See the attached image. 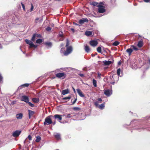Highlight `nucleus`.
<instances>
[{
  "mask_svg": "<svg viewBox=\"0 0 150 150\" xmlns=\"http://www.w3.org/2000/svg\"><path fill=\"white\" fill-rule=\"evenodd\" d=\"M69 93V91L68 89L63 90L62 91V94L63 95H65Z\"/></svg>",
  "mask_w": 150,
  "mask_h": 150,
  "instance_id": "dca6fc26",
  "label": "nucleus"
},
{
  "mask_svg": "<svg viewBox=\"0 0 150 150\" xmlns=\"http://www.w3.org/2000/svg\"><path fill=\"white\" fill-rule=\"evenodd\" d=\"M105 103H103L99 106V108L101 109H103L105 107Z\"/></svg>",
  "mask_w": 150,
  "mask_h": 150,
  "instance_id": "bb28decb",
  "label": "nucleus"
},
{
  "mask_svg": "<svg viewBox=\"0 0 150 150\" xmlns=\"http://www.w3.org/2000/svg\"><path fill=\"white\" fill-rule=\"evenodd\" d=\"M59 35V37H62V38H63L64 37L63 35L62 34V33L61 34H60Z\"/></svg>",
  "mask_w": 150,
  "mask_h": 150,
  "instance_id": "603ef678",
  "label": "nucleus"
},
{
  "mask_svg": "<svg viewBox=\"0 0 150 150\" xmlns=\"http://www.w3.org/2000/svg\"><path fill=\"white\" fill-rule=\"evenodd\" d=\"M56 150H59L58 149H56Z\"/></svg>",
  "mask_w": 150,
  "mask_h": 150,
  "instance_id": "338daca9",
  "label": "nucleus"
},
{
  "mask_svg": "<svg viewBox=\"0 0 150 150\" xmlns=\"http://www.w3.org/2000/svg\"><path fill=\"white\" fill-rule=\"evenodd\" d=\"M97 7H99L98 11L99 13H103L105 11V10L104 8V7L103 6L100 5H97Z\"/></svg>",
  "mask_w": 150,
  "mask_h": 150,
  "instance_id": "20e7f679",
  "label": "nucleus"
},
{
  "mask_svg": "<svg viewBox=\"0 0 150 150\" xmlns=\"http://www.w3.org/2000/svg\"><path fill=\"white\" fill-rule=\"evenodd\" d=\"M55 138L57 139H60V135L59 133H57L55 135H54Z\"/></svg>",
  "mask_w": 150,
  "mask_h": 150,
  "instance_id": "b1692460",
  "label": "nucleus"
},
{
  "mask_svg": "<svg viewBox=\"0 0 150 150\" xmlns=\"http://www.w3.org/2000/svg\"><path fill=\"white\" fill-rule=\"evenodd\" d=\"M119 44V42H118L115 41L112 44V45L115 46H117Z\"/></svg>",
  "mask_w": 150,
  "mask_h": 150,
  "instance_id": "2f4dec72",
  "label": "nucleus"
},
{
  "mask_svg": "<svg viewBox=\"0 0 150 150\" xmlns=\"http://www.w3.org/2000/svg\"><path fill=\"white\" fill-rule=\"evenodd\" d=\"M98 2L94 1H92L91 4V5L93 6H96L97 5H98Z\"/></svg>",
  "mask_w": 150,
  "mask_h": 150,
  "instance_id": "7c9ffc66",
  "label": "nucleus"
},
{
  "mask_svg": "<svg viewBox=\"0 0 150 150\" xmlns=\"http://www.w3.org/2000/svg\"><path fill=\"white\" fill-rule=\"evenodd\" d=\"M84 49L86 52L87 53L89 52L90 51V49L89 47L87 45L85 46Z\"/></svg>",
  "mask_w": 150,
  "mask_h": 150,
  "instance_id": "4be33fe9",
  "label": "nucleus"
},
{
  "mask_svg": "<svg viewBox=\"0 0 150 150\" xmlns=\"http://www.w3.org/2000/svg\"><path fill=\"white\" fill-rule=\"evenodd\" d=\"M41 139V137L38 136L36 137V139L35 140V141L37 142H38L40 141Z\"/></svg>",
  "mask_w": 150,
  "mask_h": 150,
  "instance_id": "c85d7f7f",
  "label": "nucleus"
},
{
  "mask_svg": "<svg viewBox=\"0 0 150 150\" xmlns=\"http://www.w3.org/2000/svg\"><path fill=\"white\" fill-rule=\"evenodd\" d=\"M62 115H60L58 114H56L54 116V117L55 119H58L60 122L62 119Z\"/></svg>",
  "mask_w": 150,
  "mask_h": 150,
  "instance_id": "4468645a",
  "label": "nucleus"
},
{
  "mask_svg": "<svg viewBox=\"0 0 150 150\" xmlns=\"http://www.w3.org/2000/svg\"><path fill=\"white\" fill-rule=\"evenodd\" d=\"M76 91L79 95L81 97H84L85 96L83 94V93L82 92L80 89H76Z\"/></svg>",
  "mask_w": 150,
  "mask_h": 150,
  "instance_id": "2eb2a0df",
  "label": "nucleus"
},
{
  "mask_svg": "<svg viewBox=\"0 0 150 150\" xmlns=\"http://www.w3.org/2000/svg\"><path fill=\"white\" fill-rule=\"evenodd\" d=\"M72 116L70 114H69L67 115V116L66 117L67 118H70Z\"/></svg>",
  "mask_w": 150,
  "mask_h": 150,
  "instance_id": "a19ab883",
  "label": "nucleus"
},
{
  "mask_svg": "<svg viewBox=\"0 0 150 150\" xmlns=\"http://www.w3.org/2000/svg\"><path fill=\"white\" fill-rule=\"evenodd\" d=\"M21 130H16L13 133L12 136L15 137H17L21 134Z\"/></svg>",
  "mask_w": 150,
  "mask_h": 150,
  "instance_id": "39448f33",
  "label": "nucleus"
},
{
  "mask_svg": "<svg viewBox=\"0 0 150 150\" xmlns=\"http://www.w3.org/2000/svg\"><path fill=\"white\" fill-rule=\"evenodd\" d=\"M67 49L64 52V54L65 56H67L72 51V48L71 46H70L66 47Z\"/></svg>",
  "mask_w": 150,
  "mask_h": 150,
  "instance_id": "f03ea898",
  "label": "nucleus"
},
{
  "mask_svg": "<svg viewBox=\"0 0 150 150\" xmlns=\"http://www.w3.org/2000/svg\"><path fill=\"white\" fill-rule=\"evenodd\" d=\"M79 75L81 77H83L84 76V75L83 74H79Z\"/></svg>",
  "mask_w": 150,
  "mask_h": 150,
  "instance_id": "4d7b16f0",
  "label": "nucleus"
},
{
  "mask_svg": "<svg viewBox=\"0 0 150 150\" xmlns=\"http://www.w3.org/2000/svg\"><path fill=\"white\" fill-rule=\"evenodd\" d=\"M69 41L68 39H67L66 44L65 47H69Z\"/></svg>",
  "mask_w": 150,
  "mask_h": 150,
  "instance_id": "c9c22d12",
  "label": "nucleus"
},
{
  "mask_svg": "<svg viewBox=\"0 0 150 150\" xmlns=\"http://www.w3.org/2000/svg\"><path fill=\"white\" fill-rule=\"evenodd\" d=\"M88 20L86 18H83L82 19H80L79 21V23L81 24L82 25L85 23H88Z\"/></svg>",
  "mask_w": 150,
  "mask_h": 150,
  "instance_id": "0eeeda50",
  "label": "nucleus"
},
{
  "mask_svg": "<svg viewBox=\"0 0 150 150\" xmlns=\"http://www.w3.org/2000/svg\"><path fill=\"white\" fill-rule=\"evenodd\" d=\"M39 20V18H37L35 20V23H38V21Z\"/></svg>",
  "mask_w": 150,
  "mask_h": 150,
  "instance_id": "a18cd8bd",
  "label": "nucleus"
},
{
  "mask_svg": "<svg viewBox=\"0 0 150 150\" xmlns=\"http://www.w3.org/2000/svg\"><path fill=\"white\" fill-rule=\"evenodd\" d=\"M23 117V114L22 113H20L16 115V117L18 119H21Z\"/></svg>",
  "mask_w": 150,
  "mask_h": 150,
  "instance_id": "a211bd4d",
  "label": "nucleus"
},
{
  "mask_svg": "<svg viewBox=\"0 0 150 150\" xmlns=\"http://www.w3.org/2000/svg\"><path fill=\"white\" fill-rule=\"evenodd\" d=\"M33 8H34L33 6V4H31V8L30 9V11H33Z\"/></svg>",
  "mask_w": 150,
  "mask_h": 150,
  "instance_id": "37998d69",
  "label": "nucleus"
},
{
  "mask_svg": "<svg viewBox=\"0 0 150 150\" xmlns=\"http://www.w3.org/2000/svg\"><path fill=\"white\" fill-rule=\"evenodd\" d=\"M62 49H63V48L61 49V51H62Z\"/></svg>",
  "mask_w": 150,
  "mask_h": 150,
  "instance_id": "774afa93",
  "label": "nucleus"
},
{
  "mask_svg": "<svg viewBox=\"0 0 150 150\" xmlns=\"http://www.w3.org/2000/svg\"><path fill=\"white\" fill-rule=\"evenodd\" d=\"M73 91H74V92H75H75H76V91H75V89H74L73 87Z\"/></svg>",
  "mask_w": 150,
  "mask_h": 150,
  "instance_id": "bf43d9fd",
  "label": "nucleus"
},
{
  "mask_svg": "<svg viewBox=\"0 0 150 150\" xmlns=\"http://www.w3.org/2000/svg\"><path fill=\"white\" fill-rule=\"evenodd\" d=\"M45 45L50 47L52 46V43L51 42H46L45 43Z\"/></svg>",
  "mask_w": 150,
  "mask_h": 150,
  "instance_id": "a878e982",
  "label": "nucleus"
},
{
  "mask_svg": "<svg viewBox=\"0 0 150 150\" xmlns=\"http://www.w3.org/2000/svg\"><path fill=\"white\" fill-rule=\"evenodd\" d=\"M3 77L1 76V75L0 74V83L2 81Z\"/></svg>",
  "mask_w": 150,
  "mask_h": 150,
  "instance_id": "79ce46f5",
  "label": "nucleus"
},
{
  "mask_svg": "<svg viewBox=\"0 0 150 150\" xmlns=\"http://www.w3.org/2000/svg\"><path fill=\"white\" fill-rule=\"evenodd\" d=\"M52 117H53V116L52 115L47 117L45 119V122L44 123V125L51 124L52 123V122L51 118Z\"/></svg>",
  "mask_w": 150,
  "mask_h": 150,
  "instance_id": "f257e3e1",
  "label": "nucleus"
},
{
  "mask_svg": "<svg viewBox=\"0 0 150 150\" xmlns=\"http://www.w3.org/2000/svg\"><path fill=\"white\" fill-rule=\"evenodd\" d=\"M34 47V48H36L37 47V45H35L33 43L31 46V47Z\"/></svg>",
  "mask_w": 150,
  "mask_h": 150,
  "instance_id": "3c124183",
  "label": "nucleus"
},
{
  "mask_svg": "<svg viewBox=\"0 0 150 150\" xmlns=\"http://www.w3.org/2000/svg\"><path fill=\"white\" fill-rule=\"evenodd\" d=\"M77 100V98H76L72 102V100H71V102L72 103V104L73 105L75 103Z\"/></svg>",
  "mask_w": 150,
  "mask_h": 150,
  "instance_id": "58836bf2",
  "label": "nucleus"
},
{
  "mask_svg": "<svg viewBox=\"0 0 150 150\" xmlns=\"http://www.w3.org/2000/svg\"><path fill=\"white\" fill-rule=\"evenodd\" d=\"M144 2H149L150 1V0H144Z\"/></svg>",
  "mask_w": 150,
  "mask_h": 150,
  "instance_id": "6e6d98bb",
  "label": "nucleus"
},
{
  "mask_svg": "<svg viewBox=\"0 0 150 150\" xmlns=\"http://www.w3.org/2000/svg\"><path fill=\"white\" fill-rule=\"evenodd\" d=\"M143 41L142 40H141L138 42L137 45L138 47L141 48L143 46Z\"/></svg>",
  "mask_w": 150,
  "mask_h": 150,
  "instance_id": "9d476101",
  "label": "nucleus"
},
{
  "mask_svg": "<svg viewBox=\"0 0 150 150\" xmlns=\"http://www.w3.org/2000/svg\"><path fill=\"white\" fill-rule=\"evenodd\" d=\"M40 34H34L33 35L32 38L31 39V40L33 42H34L35 40V38L36 37L39 38L40 37Z\"/></svg>",
  "mask_w": 150,
  "mask_h": 150,
  "instance_id": "f8f14e48",
  "label": "nucleus"
},
{
  "mask_svg": "<svg viewBox=\"0 0 150 150\" xmlns=\"http://www.w3.org/2000/svg\"><path fill=\"white\" fill-rule=\"evenodd\" d=\"M73 24L74 25H79V26H80V25H79L77 23H75V22H74L73 23Z\"/></svg>",
  "mask_w": 150,
  "mask_h": 150,
  "instance_id": "864d4df0",
  "label": "nucleus"
},
{
  "mask_svg": "<svg viewBox=\"0 0 150 150\" xmlns=\"http://www.w3.org/2000/svg\"><path fill=\"white\" fill-rule=\"evenodd\" d=\"M92 32L89 31H87L85 32V35L88 36H90L92 35Z\"/></svg>",
  "mask_w": 150,
  "mask_h": 150,
  "instance_id": "5701e85b",
  "label": "nucleus"
},
{
  "mask_svg": "<svg viewBox=\"0 0 150 150\" xmlns=\"http://www.w3.org/2000/svg\"><path fill=\"white\" fill-rule=\"evenodd\" d=\"M95 105L96 106H98V102L97 101L95 103Z\"/></svg>",
  "mask_w": 150,
  "mask_h": 150,
  "instance_id": "8fccbe9b",
  "label": "nucleus"
},
{
  "mask_svg": "<svg viewBox=\"0 0 150 150\" xmlns=\"http://www.w3.org/2000/svg\"><path fill=\"white\" fill-rule=\"evenodd\" d=\"M42 19H41L40 20H39V22L40 23L42 22Z\"/></svg>",
  "mask_w": 150,
  "mask_h": 150,
  "instance_id": "13d9d810",
  "label": "nucleus"
},
{
  "mask_svg": "<svg viewBox=\"0 0 150 150\" xmlns=\"http://www.w3.org/2000/svg\"><path fill=\"white\" fill-rule=\"evenodd\" d=\"M29 118L30 119L31 117L35 114V112L30 110H28Z\"/></svg>",
  "mask_w": 150,
  "mask_h": 150,
  "instance_id": "9b49d317",
  "label": "nucleus"
},
{
  "mask_svg": "<svg viewBox=\"0 0 150 150\" xmlns=\"http://www.w3.org/2000/svg\"><path fill=\"white\" fill-rule=\"evenodd\" d=\"M25 42L27 44L30 45V47H31V46L33 43L31 40L28 39H26L25 40Z\"/></svg>",
  "mask_w": 150,
  "mask_h": 150,
  "instance_id": "f3484780",
  "label": "nucleus"
},
{
  "mask_svg": "<svg viewBox=\"0 0 150 150\" xmlns=\"http://www.w3.org/2000/svg\"><path fill=\"white\" fill-rule=\"evenodd\" d=\"M97 100L100 102V103H101L102 102V99L100 98H99L97 99Z\"/></svg>",
  "mask_w": 150,
  "mask_h": 150,
  "instance_id": "de8ad7c7",
  "label": "nucleus"
},
{
  "mask_svg": "<svg viewBox=\"0 0 150 150\" xmlns=\"http://www.w3.org/2000/svg\"><path fill=\"white\" fill-rule=\"evenodd\" d=\"M131 47L133 50H134L135 51H137L139 50V49L134 45H132L131 46Z\"/></svg>",
  "mask_w": 150,
  "mask_h": 150,
  "instance_id": "412c9836",
  "label": "nucleus"
},
{
  "mask_svg": "<svg viewBox=\"0 0 150 150\" xmlns=\"http://www.w3.org/2000/svg\"><path fill=\"white\" fill-rule=\"evenodd\" d=\"M42 42V40L40 39H39L36 41V43L38 44H40Z\"/></svg>",
  "mask_w": 150,
  "mask_h": 150,
  "instance_id": "cd10ccee",
  "label": "nucleus"
},
{
  "mask_svg": "<svg viewBox=\"0 0 150 150\" xmlns=\"http://www.w3.org/2000/svg\"><path fill=\"white\" fill-rule=\"evenodd\" d=\"M28 139H29V140H31L32 139V137L30 135H28Z\"/></svg>",
  "mask_w": 150,
  "mask_h": 150,
  "instance_id": "49530a36",
  "label": "nucleus"
},
{
  "mask_svg": "<svg viewBox=\"0 0 150 150\" xmlns=\"http://www.w3.org/2000/svg\"><path fill=\"white\" fill-rule=\"evenodd\" d=\"M93 83L94 87H96L97 86L96 81L94 79H93Z\"/></svg>",
  "mask_w": 150,
  "mask_h": 150,
  "instance_id": "c756f323",
  "label": "nucleus"
},
{
  "mask_svg": "<svg viewBox=\"0 0 150 150\" xmlns=\"http://www.w3.org/2000/svg\"><path fill=\"white\" fill-rule=\"evenodd\" d=\"M120 64H121L120 62H119L118 63V64H119V65H120Z\"/></svg>",
  "mask_w": 150,
  "mask_h": 150,
  "instance_id": "052dcab7",
  "label": "nucleus"
},
{
  "mask_svg": "<svg viewBox=\"0 0 150 150\" xmlns=\"http://www.w3.org/2000/svg\"><path fill=\"white\" fill-rule=\"evenodd\" d=\"M149 63L150 64V59L149 60Z\"/></svg>",
  "mask_w": 150,
  "mask_h": 150,
  "instance_id": "680f3d73",
  "label": "nucleus"
},
{
  "mask_svg": "<svg viewBox=\"0 0 150 150\" xmlns=\"http://www.w3.org/2000/svg\"><path fill=\"white\" fill-rule=\"evenodd\" d=\"M104 94L107 96H109L112 94L111 91L109 89L105 90L104 91Z\"/></svg>",
  "mask_w": 150,
  "mask_h": 150,
  "instance_id": "6e6552de",
  "label": "nucleus"
},
{
  "mask_svg": "<svg viewBox=\"0 0 150 150\" xmlns=\"http://www.w3.org/2000/svg\"><path fill=\"white\" fill-rule=\"evenodd\" d=\"M55 124V122H54L53 123V125H54Z\"/></svg>",
  "mask_w": 150,
  "mask_h": 150,
  "instance_id": "e2e57ef3",
  "label": "nucleus"
},
{
  "mask_svg": "<svg viewBox=\"0 0 150 150\" xmlns=\"http://www.w3.org/2000/svg\"><path fill=\"white\" fill-rule=\"evenodd\" d=\"M66 75L64 72L57 73L55 74L56 76L58 78H62V79H64L66 76Z\"/></svg>",
  "mask_w": 150,
  "mask_h": 150,
  "instance_id": "7ed1b4c3",
  "label": "nucleus"
},
{
  "mask_svg": "<svg viewBox=\"0 0 150 150\" xmlns=\"http://www.w3.org/2000/svg\"><path fill=\"white\" fill-rule=\"evenodd\" d=\"M46 30L47 31H49L51 30V28L50 27H48L46 28Z\"/></svg>",
  "mask_w": 150,
  "mask_h": 150,
  "instance_id": "ea45409f",
  "label": "nucleus"
},
{
  "mask_svg": "<svg viewBox=\"0 0 150 150\" xmlns=\"http://www.w3.org/2000/svg\"><path fill=\"white\" fill-rule=\"evenodd\" d=\"M33 101L35 103H38L39 101V99L38 98H33L32 99Z\"/></svg>",
  "mask_w": 150,
  "mask_h": 150,
  "instance_id": "393cba45",
  "label": "nucleus"
},
{
  "mask_svg": "<svg viewBox=\"0 0 150 150\" xmlns=\"http://www.w3.org/2000/svg\"><path fill=\"white\" fill-rule=\"evenodd\" d=\"M112 77L113 79V76H112Z\"/></svg>",
  "mask_w": 150,
  "mask_h": 150,
  "instance_id": "0e129e2a",
  "label": "nucleus"
},
{
  "mask_svg": "<svg viewBox=\"0 0 150 150\" xmlns=\"http://www.w3.org/2000/svg\"><path fill=\"white\" fill-rule=\"evenodd\" d=\"M120 72H121V69L120 68H119V69H117V75L118 76H121L120 75Z\"/></svg>",
  "mask_w": 150,
  "mask_h": 150,
  "instance_id": "72a5a7b5",
  "label": "nucleus"
},
{
  "mask_svg": "<svg viewBox=\"0 0 150 150\" xmlns=\"http://www.w3.org/2000/svg\"><path fill=\"white\" fill-rule=\"evenodd\" d=\"M70 30L72 31L73 33H74L75 32L74 29L73 28H70Z\"/></svg>",
  "mask_w": 150,
  "mask_h": 150,
  "instance_id": "5fc2aeb1",
  "label": "nucleus"
},
{
  "mask_svg": "<svg viewBox=\"0 0 150 150\" xmlns=\"http://www.w3.org/2000/svg\"><path fill=\"white\" fill-rule=\"evenodd\" d=\"M100 76H101V74L100 73H98V78H99V79L100 78Z\"/></svg>",
  "mask_w": 150,
  "mask_h": 150,
  "instance_id": "09e8293b",
  "label": "nucleus"
},
{
  "mask_svg": "<svg viewBox=\"0 0 150 150\" xmlns=\"http://www.w3.org/2000/svg\"><path fill=\"white\" fill-rule=\"evenodd\" d=\"M114 83H115V82H114L112 84H114Z\"/></svg>",
  "mask_w": 150,
  "mask_h": 150,
  "instance_id": "69168bd1",
  "label": "nucleus"
},
{
  "mask_svg": "<svg viewBox=\"0 0 150 150\" xmlns=\"http://www.w3.org/2000/svg\"><path fill=\"white\" fill-rule=\"evenodd\" d=\"M21 100L27 103L29 101V98L28 96H23L21 97Z\"/></svg>",
  "mask_w": 150,
  "mask_h": 150,
  "instance_id": "423d86ee",
  "label": "nucleus"
},
{
  "mask_svg": "<svg viewBox=\"0 0 150 150\" xmlns=\"http://www.w3.org/2000/svg\"><path fill=\"white\" fill-rule=\"evenodd\" d=\"M71 96H69L68 97H65L63 98H62V100H67L65 101V102H67L69 100L71 99Z\"/></svg>",
  "mask_w": 150,
  "mask_h": 150,
  "instance_id": "6ab92c4d",
  "label": "nucleus"
},
{
  "mask_svg": "<svg viewBox=\"0 0 150 150\" xmlns=\"http://www.w3.org/2000/svg\"><path fill=\"white\" fill-rule=\"evenodd\" d=\"M133 50L131 47H130V48L127 49L126 50V52L128 53L129 55H131L132 53L133 52Z\"/></svg>",
  "mask_w": 150,
  "mask_h": 150,
  "instance_id": "aec40b11",
  "label": "nucleus"
},
{
  "mask_svg": "<svg viewBox=\"0 0 150 150\" xmlns=\"http://www.w3.org/2000/svg\"><path fill=\"white\" fill-rule=\"evenodd\" d=\"M73 110H81L80 108L77 107H74L73 108Z\"/></svg>",
  "mask_w": 150,
  "mask_h": 150,
  "instance_id": "e433bc0d",
  "label": "nucleus"
},
{
  "mask_svg": "<svg viewBox=\"0 0 150 150\" xmlns=\"http://www.w3.org/2000/svg\"><path fill=\"white\" fill-rule=\"evenodd\" d=\"M90 45L93 46H96L98 44V42L96 40H91L90 42Z\"/></svg>",
  "mask_w": 150,
  "mask_h": 150,
  "instance_id": "1a4fd4ad",
  "label": "nucleus"
},
{
  "mask_svg": "<svg viewBox=\"0 0 150 150\" xmlns=\"http://www.w3.org/2000/svg\"><path fill=\"white\" fill-rule=\"evenodd\" d=\"M29 83H25L24 84H23L22 85H21V86H23V87H28L29 86Z\"/></svg>",
  "mask_w": 150,
  "mask_h": 150,
  "instance_id": "f704fd0d",
  "label": "nucleus"
},
{
  "mask_svg": "<svg viewBox=\"0 0 150 150\" xmlns=\"http://www.w3.org/2000/svg\"><path fill=\"white\" fill-rule=\"evenodd\" d=\"M97 51L100 53H101V48L100 47H98L97 49Z\"/></svg>",
  "mask_w": 150,
  "mask_h": 150,
  "instance_id": "473e14b6",
  "label": "nucleus"
},
{
  "mask_svg": "<svg viewBox=\"0 0 150 150\" xmlns=\"http://www.w3.org/2000/svg\"><path fill=\"white\" fill-rule=\"evenodd\" d=\"M21 4L22 6V7H23V10L24 11H25V6L24 4H23V3L22 2H21Z\"/></svg>",
  "mask_w": 150,
  "mask_h": 150,
  "instance_id": "c03bdc74",
  "label": "nucleus"
},
{
  "mask_svg": "<svg viewBox=\"0 0 150 150\" xmlns=\"http://www.w3.org/2000/svg\"><path fill=\"white\" fill-rule=\"evenodd\" d=\"M103 65L105 66H108L112 63V62L110 61H103Z\"/></svg>",
  "mask_w": 150,
  "mask_h": 150,
  "instance_id": "ddd939ff",
  "label": "nucleus"
},
{
  "mask_svg": "<svg viewBox=\"0 0 150 150\" xmlns=\"http://www.w3.org/2000/svg\"><path fill=\"white\" fill-rule=\"evenodd\" d=\"M27 103H28L29 105L31 107H33L34 106V105L32 103H31L29 102V101Z\"/></svg>",
  "mask_w": 150,
  "mask_h": 150,
  "instance_id": "4c0bfd02",
  "label": "nucleus"
}]
</instances>
